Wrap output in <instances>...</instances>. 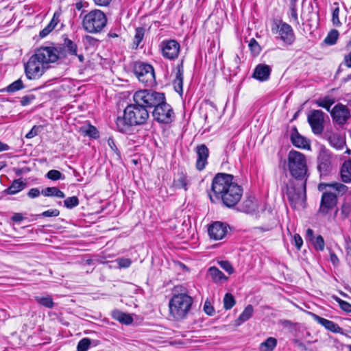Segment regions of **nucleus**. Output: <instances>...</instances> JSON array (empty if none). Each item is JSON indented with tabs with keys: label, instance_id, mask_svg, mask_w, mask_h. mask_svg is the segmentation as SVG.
<instances>
[{
	"label": "nucleus",
	"instance_id": "2eb2a0df",
	"mask_svg": "<svg viewBox=\"0 0 351 351\" xmlns=\"http://www.w3.org/2000/svg\"><path fill=\"white\" fill-rule=\"evenodd\" d=\"M292 144L300 149H311L310 141L306 137L302 136L298 131L296 127H293L290 136Z\"/></svg>",
	"mask_w": 351,
	"mask_h": 351
},
{
	"label": "nucleus",
	"instance_id": "603ef678",
	"mask_svg": "<svg viewBox=\"0 0 351 351\" xmlns=\"http://www.w3.org/2000/svg\"><path fill=\"white\" fill-rule=\"evenodd\" d=\"M204 311L208 315L212 316L214 315L215 310L210 301L206 300L204 304Z\"/></svg>",
	"mask_w": 351,
	"mask_h": 351
},
{
	"label": "nucleus",
	"instance_id": "ddd939ff",
	"mask_svg": "<svg viewBox=\"0 0 351 351\" xmlns=\"http://www.w3.org/2000/svg\"><path fill=\"white\" fill-rule=\"evenodd\" d=\"M228 225L221 221H215L210 225L208 232L210 239L221 240L225 237L228 232Z\"/></svg>",
	"mask_w": 351,
	"mask_h": 351
},
{
	"label": "nucleus",
	"instance_id": "052dcab7",
	"mask_svg": "<svg viewBox=\"0 0 351 351\" xmlns=\"http://www.w3.org/2000/svg\"><path fill=\"white\" fill-rule=\"evenodd\" d=\"M108 145L114 152H115L117 155H119V149L117 147L115 142L112 138H109L108 139Z\"/></svg>",
	"mask_w": 351,
	"mask_h": 351
},
{
	"label": "nucleus",
	"instance_id": "9b49d317",
	"mask_svg": "<svg viewBox=\"0 0 351 351\" xmlns=\"http://www.w3.org/2000/svg\"><path fill=\"white\" fill-rule=\"evenodd\" d=\"M332 120L338 125H343L350 117V112L348 108L342 104H337L330 111Z\"/></svg>",
	"mask_w": 351,
	"mask_h": 351
},
{
	"label": "nucleus",
	"instance_id": "864d4df0",
	"mask_svg": "<svg viewBox=\"0 0 351 351\" xmlns=\"http://www.w3.org/2000/svg\"><path fill=\"white\" fill-rule=\"evenodd\" d=\"M337 301L343 311L347 313H351V304L350 303L339 298H338Z\"/></svg>",
	"mask_w": 351,
	"mask_h": 351
},
{
	"label": "nucleus",
	"instance_id": "cd10ccee",
	"mask_svg": "<svg viewBox=\"0 0 351 351\" xmlns=\"http://www.w3.org/2000/svg\"><path fill=\"white\" fill-rule=\"evenodd\" d=\"M41 193L46 197H56L58 198H64L65 197L64 193L55 186L47 187L41 191Z\"/></svg>",
	"mask_w": 351,
	"mask_h": 351
},
{
	"label": "nucleus",
	"instance_id": "69168bd1",
	"mask_svg": "<svg viewBox=\"0 0 351 351\" xmlns=\"http://www.w3.org/2000/svg\"><path fill=\"white\" fill-rule=\"evenodd\" d=\"M94 3L99 6H107L108 5L112 0H93Z\"/></svg>",
	"mask_w": 351,
	"mask_h": 351
},
{
	"label": "nucleus",
	"instance_id": "338daca9",
	"mask_svg": "<svg viewBox=\"0 0 351 351\" xmlns=\"http://www.w3.org/2000/svg\"><path fill=\"white\" fill-rule=\"evenodd\" d=\"M60 14L59 12H55L54 14H53V16L51 19V21H50V24H52L53 25H54V27L56 26V25L58 24V21H59V17H60Z\"/></svg>",
	"mask_w": 351,
	"mask_h": 351
},
{
	"label": "nucleus",
	"instance_id": "37998d69",
	"mask_svg": "<svg viewBox=\"0 0 351 351\" xmlns=\"http://www.w3.org/2000/svg\"><path fill=\"white\" fill-rule=\"evenodd\" d=\"M341 214L343 218H348L351 215V204L344 202L341 208Z\"/></svg>",
	"mask_w": 351,
	"mask_h": 351
},
{
	"label": "nucleus",
	"instance_id": "5701e85b",
	"mask_svg": "<svg viewBox=\"0 0 351 351\" xmlns=\"http://www.w3.org/2000/svg\"><path fill=\"white\" fill-rule=\"evenodd\" d=\"M328 141L331 146L337 149H343L345 141L343 138L338 134H330L328 136Z\"/></svg>",
	"mask_w": 351,
	"mask_h": 351
},
{
	"label": "nucleus",
	"instance_id": "f8f14e48",
	"mask_svg": "<svg viewBox=\"0 0 351 351\" xmlns=\"http://www.w3.org/2000/svg\"><path fill=\"white\" fill-rule=\"evenodd\" d=\"M162 56L167 59L173 60L178 56L180 44L175 40H164L160 43Z\"/></svg>",
	"mask_w": 351,
	"mask_h": 351
},
{
	"label": "nucleus",
	"instance_id": "774afa93",
	"mask_svg": "<svg viewBox=\"0 0 351 351\" xmlns=\"http://www.w3.org/2000/svg\"><path fill=\"white\" fill-rule=\"evenodd\" d=\"M11 219L13 221L19 223L23 221V217L21 213H14Z\"/></svg>",
	"mask_w": 351,
	"mask_h": 351
},
{
	"label": "nucleus",
	"instance_id": "473e14b6",
	"mask_svg": "<svg viewBox=\"0 0 351 351\" xmlns=\"http://www.w3.org/2000/svg\"><path fill=\"white\" fill-rule=\"evenodd\" d=\"M145 35V29L142 27H138L135 29V35L133 41V48L136 49L141 41L143 40Z\"/></svg>",
	"mask_w": 351,
	"mask_h": 351
},
{
	"label": "nucleus",
	"instance_id": "6ab92c4d",
	"mask_svg": "<svg viewBox=\"0 0 351 351\" xmlns=\"http://www.w3.org/2000/svg\"><path fill=\"white\" fill-rule=\"evenodd\" d=\"M177 71L176 73L175 78L173 81V85L175 90L182 95L183 93V78H184V69L183 61L177 66Z\"/></svg>",
	"mask_w": 351,
	"mask_h": 351
},
{
	"label": "nucleus",
	"instance_id": "a18cd8bd",
	"mask_svg": "<svg viewBox=\"0 0 351 351\" xmlns=\"http://www.w3.org/2000/svg\"><path fill=\"white\" fill-rule=\"evenodd\" d=\"M84 132L87 136L91 138H97L99 137V132L97 129L93 125H89Z\"/></svg>",
	"mask_w": 351,
	"mask_h": 351
},
{
	"label": "nucleus",
	"instance_id": "72a5a7b5",
	"mask_svg": "<svg viewBox=\"0 0 351 351\" xmlns=\"http://www.w3.org/2000/svg\"><path fill=\"white\" fill-rule=\"evenodd\" d=\"M339 32L336 29H332L324 39V43L329 45H335L338 39Z\"/></svg>",
	"mask_w": 351,
	"mask_h": 351
},
{
	"label": "nucleus",
	"instance_id": "aec40b11",
	"mask_svg": "<svg viewBox=\"0 0 351 351\" xmlns=\"http://www.w3.org/2000/svg\"><path fill=\"white\" fill-rule=\"evenodd\" d=\"M271 71L269 66L259 64L254 71L253 77L261 82L266 81L269 77Z\"/></svg>",
	"mask_w": 351,
	"mask_h": 351
},
{
	"label": "nucleus",
	"instance_id": "e2e57ef3",
	"mask_svg": "<svg viewBox=\"0 0 351 351\" xmlns=\"http://www.w3.org/2000/svg\"><path fill=\"white\" fill-rule=\"evenodd\" d=\"M342 64L348 68H351V51L344 56Z\"/></svg>",
	"mask_w": 351,
	"mask_h": 351
},
{
	"label": "nucleus",
	"instance_id": "de8ad7c7",
	"mask_svg": "<svg viewBox=\"0 0 351 351\" xmlns=\"http://www.w3.org/2000/svg\"><path fill=\"white\" fill-rule=\"evenodd\" d=\"M339 8L337 7L335 9H334V10L332 12V24L337 27H339L341 25V23L340 22V20L339 18Z\"/></svg>",
	"mask_w": 351,
	"mask_h": 351
},
{
	"label": "nucleus",
	"instance_id": "0eeeda50",
	"mask_svg": "<svg viewBox=\"0 0 351 351\" xmlns=\"http://www.w3.org/2000/svg\"><path fill=\"white\" fill-rule=\"evenodd\" d=\"M107 25V17L100 10H93L86 14L82 21L85 32L89 34L100 33Z\"/></svg>",
	"mask_w": 351,
	"mask_h": 351
},
{
	"label": "nucleus",
	"instance_id": "20e7f679",
	"mask_svg": "<svg viewBox=\"0 0 351 351\" xmlns=\"http://www.w3.org/2000/svg\"><path fill=\"white\" fill-rule=\"evenodd\" d=\"M66 56L65 50L62 47H41L30 57L25 64V72L29 80L40 77L45 71L44 64L55 62Z\"/></svg>",
	"mask_w": 351,
	"mask_h": 351
},
{
	"label": "nucleus",
	"instance_id": "4468645a",
	"mask_svg": "<svg viewBox=\"0 0 351 351\" xmlns=\"http://www.w3.org/2000/svg\"><path fill=\"white\" fill-rule=\"evenodd\" d=\"M195 151L197 154L195 167L197 170L201 171L208 164L209 149L205 144H200L195 147Z\"/></svg>",
	"mask_w": 351,
	"mask_h": 351
},
{
	"label": "nucleus",
	"instance_id": "c756f323",
	"mask_svg": "<svg viewBox=\"0 0 351 351\" xmlns=\"http://www.w3.org/2000/svg\"><path fill=\"white\" fill-rule=\"evenodd\" d=\"M208 273L212 279L216 282H221V280H226L228 278L216 267H210L208 269Z\"/></svg>",
	"mask_w": 351,
	"mask_h": 351
},
{
	"label": "nucleus",
	"instance_id": "680f3d73",
	"mask_svg": "<svg viewBox=\"0 0 351 351\" xmlns=\"http://www.w3.org/2000/svg\"><path fill=\"white\" fill-rule=\"evenodd\" d=\"M98 40L93 38L91 36L86 35L84 37V42L90 45H95L97 43Z\"/></svg>",
	"mask_w": 351,
	"mask_h": 351
},
{
	"label": "nucleus",
	"instance_id": "f3484780",
	"mask_svg": "<svg viewBox=\"0 0 351 351\" xmlns=\"http://www.w3.org/2000/svg\"><path fill=\"white\" fill-rule=\"evenodd\" d=\"M318 170L321 175H327L331 169L330 156L328 154L324 152L320 153L318 156Z\"/></svg>",
	"mask_w": 351,
	"mask_h": 351
},
{
	"label": "nucleus",
	"instance_id": "4be33fe9",
	"mask_svg": "<svg viewBox=\"0 0 351 351\" xmlns=\"http://www.w3.org/2000/svg\"><path fill=\"white\" fill-rule=\"evenodd\" d=\"M341 177L342 180L346 182L351 181V160H345L341 168Z\"/></svg>",
	"mask_w": 351,
	"mask_h": 351
},
{
	"label": "nucleus",
	"instance_id": "4d7b16f0",
	"mask_svg": "<svg viewBox=\"0 0 351 351\" xmlns=\"http://www.w3.org/2000/svg\"><path fill=\"white\" fill-rule=\"evenodd\" d=\"M293 241L294 244L298 250H300L302 244H303V240L302 237L298 234H295L293 236Z\"/></svg>",
	"mask_w": 351,
	"mask_h": 351
},
{
	"label": "nucleus",
	"instance_id": "1a4fd4ad",
	"mask_svg": "<svg viewBox=\"0 0 351 351\" xmlns=\"http://www.w3.org/2000/svg\"><path fill=\"white\" fill-rule=\"evenodd\" d=\"M337 201L336 194L331 192H324L322 195L318 213L323 216L326 215L336 208Z\"/></svg>",
	"mask_w": 351,
	"mask_h": 351
},
{
	"label": "nucleus",
	"instance_id": "6e6552de",
	"mask_svg": "<svg viewBox=\"0 0 351 351\" xmlns=\"http://www.w3.org/2000/svg\"><path fill=\"white\" fill-rule=\"evenodd\" d=\"M133 71L138 80L147 86L156 84V77L154 67L146 62L138 61L133 65Z\"/></svg>",
	"mask_w": 351,
	"mask_h": 351
},
{
	"label": "nucleus",
	"instance_id": "423d86ee",
	"mask_svg": "<svg viewBox=\"0 0 351 351\" xmlns=\"http://www.w3.org/2000/svg\"><path fill=\"white\" fill-rule=\"evenodd\" d=\"M193 300L186 293H174L169 302V315L176 321L183 320L188 315Z\"/></svg>",
	"mask_w": 351,
	"mask_h": 351
},
{
	"label": "nucleus",
	"instance_id": "bb28decb",
	"mask_svg": "<svg viewBox=\"0 0 351 351\" xmlns=\"http://www.w3.org/2000/svg\"><path fill=\"white\" fill-rule=\"evenodd\" d=\"M189 184V180L187 176L183 173H181L178 178L173 180V186L176 189H183L184 191H187Z\"/></svg>",
	"mask_w": 351,
	"mask_h": 351
},
{
	"label": "nucleus",
	"instance_id": "c03bdc74",
	"mask_svg": "<svg viewBox=\"0 0 351 351\" xmlns=\"http://www.w3.org/2000/svg\"><path fill=\"white\" fill-rule=\"evenodd\" d=\"M47 178L51 180H58L62 178V174L60 171L55 169L50 170L47 173Z\"/></svg>",
	"mask_w": 351,
	"mask_h": 351
},
{
	"label": "nucleus",
	"instance_id": "79ce46f5",
	"mask_svg": "<svg viewBox=\"0 0 351 351\" xmlns=\"http://www.w3.org/2000/svg\"><path fill=\"white\" fill-rule=\"evenodd\" d=\"M219 265L228 274H232L234 272V269L232 264L228 261H221L218 262Z\"/></svg>",
	"mask_w": 351,
	"mask_h": 351
},
{
	"label": "nucleus",
	"instance_id": "7ed1b4c3",
	"mask_svg": "<svg viewBox=\"0 0 351 351\" xmlns=\"http://www.w3.org/2000/svg\"><path fill=\"white\" fill-rule=\"evenodd\" d=\"M233 180L234 176L231 174L218 173L212 181V192L228 208L235 206L243 195V188Z\"/></svg>",
	"mask_w": 351,
	"mask_h": 351
},
{
	"label": "nucleus",
	"instance_id": "393cba45",
	"mask_svg": "<svg viewBox=\"0 0 351 351\" xmlns=\"http://www.w3.org/2000/svg\"><path fill=\"white\" fill-rule=\"evenodd\" d=\"M25 186L26 184L19 179L14 180L12 184L5 190V192L9 195H14L22 191Z\"/></svg>",
	"mask_w": 351,
	"mask_h": 351
},
{
	"label": "nucleus",
	"instance_id": "3c124183",
	"mask_svg": "<svg viewBox=\"0 0 351 351\" xmlns=\"http://www.w3.org/2000/svg\"><path fill=\"white\" fill-rule=\"evenodd\" d=\"M36 99V96L33 94H29L23 96L21 100V104L23 106H26L31 104Z\"/></svg>",
	"mask_w": 351,
	"mask_h": 351
},
{
	"label": "nucleus",
	"instance_id": "7c9ffc66",
	"mask_svg": "<svg viewBox=\"0 0 351 351\" xmlns=\"http://www.w3.org/2000/svg\"><path fill=\"white\" fill-rule=\"evenodd\" d=\"M34 298L37 303L46 308H53L54 306V302L50 295L35 296Z\"/></svg>",
	"mask_w": 351,
	"mask_h": 351
},
{
	"label": "nucleus",
	"instance_id": "a211bd4d",
	"mask_svg": "<svg viewBox=\"0 0 351 351\" xmlns=\"http://www.w3.org/2000/svg\"><path fill=\"white\" fill-rule=\"evenodd\" d=\"M279 34L281 40L288 45H291L295 40L292 27L286 23H283L280 25L279 27Z\"/></svg>",
	"mask_w": 351,
	"mask_h": 351
},
{
	"label": "nucleus",
	"instance_id": "a878e982",
	"mask_svg": "<svg viewBox=\"0 0 351 351\" xmlns=\"http://www.w3.org/2000/svg\"><path fill=\"white\" fill-rule=\"evenodd\" d=\"M326 186H330L337 191L339 193L343 195L348 191V186L343 184L339 182H334L331 184L321 183L318 186L319 191L324 190Z\"/></svg>",
	"mask_w": 351,
	"mask_h": 351
},
{
	"label": "nucleus",
	"instance_id": "b1692460",
	"mask_svg": "<svg viewBox=\"0 0 351 351\" xmlns=\"http://www.w3.org/2000/svg\"><path fill=\"white\" fill-rule=\"evenodd\" d=\"M112 317L114 319L124 324H130L133 322V318L127 313H123L119 310L112 311Z\"/></svg>",
	"mask_w": 351,
	"mask_h": 351
},
{
	"label": "nucleus",
	"instance_id": "f03ea898",
	"mask_svg": "<svg viewBox=\"0 0 351 351\" xmlns=\"http://www.w3.org/2000/svg\"><path fill=\"white\" fill-rule=\"evenodd\" d=\"M147 89L139 90L133 95L134 104L124 110L123 117H119L116 125L119 131L125 132L132 126L145 124L149 117Z\"/></svg>",
	"mask_w": 351,
	"mask_h": 351
},
{
	"label": "nucleus",
	"instance_id": "2f4dec72",
	"mask_svg": "<svg viewBox=\"0 0 351 351\" xmlns=\"http://www.w3.org/2000/svg\"><path fill=\"white\" fill-rule=\"evenodd\" d=\"M277 344V340L274 337L267 338L260 345L261 351H272Z\"/></svg>",
	"mask_w": 351,
	"mask_h": 351
},
{
	"label": "nucleus",
	"instance_id": "49530a36",
	"mask_svg": "<svg viewBox=\"0 0 351 351\" xmlns=\"http://www.w3.org/2000/svg\"><path fill=\"white\" fill-rule=\"evenodd\" d=\"M249 47L250 48V50L253 53L257 55L260 53V46L258 42L254 38H252L250 40L249 43Z\"/></svg>",
	"mask_w": 351,
	"mask_h": 351
},
{
	"label": "nucleus",
	"instance_id": "4c0bfd02",
	"mask_svg": "<svg viewBox=\"0 0 351 351\" xmlns=\"http://www.w3.org/2000/svg\"><path fill=\"white\" fill-rule=\"evenodd\" d=\"M315 249L318 251H323L324 249V240L322 236L318 235L311 241Z\"/></svg>",
	"mask_w": 351,
	"mask_h": 351
},
{
	"label": "nucleus",
	"instance_id": "a19ab883",
	"mask_svg": "<svg viewBox=\"0 0 351 351\" xmlns=\"http://www.w3.org/2000/svg\"><path fill=\"white\" fill-rule=\"evenodd\" d=\"M64 204L66 208L71 209L79 204V199L76 196L69 197L64 201Z\"/></svg>",
	"mask_w": 351,
	"mask_h": 351
},
{
	"label": "nucleus",
	"instance_id": "c85d7f7f",
	"mask_svg": "<svg viewBox=\"0 0 351 351\" xmlns=\"http://www.w3.org/2000/svg\"><path fill=\"white\" fill-rule=\"evenodd\" d=\"M254 308L252 305L248 304L236 320L237 324L240 325L241 323L248 320L252 316Z\"/></svg>",
	"mask_w": 351,
	"mask_h": 351
},
{
	"label": "nucleus",
	"instance_id": "6e6d98bb",
	"mask_svg": "<svg viewBox=\"0 0 351 351\" xmlns=\"http://www.w3.org/2000/svg\"><path fill=\"white\" fill-rule=\"evenodd\" d=\"M118 265L121 268H128L130 266L132 261L129 258H119L117 260Z\"/></svg>",
	"mask_w": 351,
	"mask_h": 351
},
{
	"label": "nucleus",
	"instance_id": "39448f33",
	"mask_svg": "<svg viewBox=\"0 0 351 351\" xmlns=\"http://www.w3.org/2000/svg\"><path fill=\"white\" fill-rule=\"evenodd\" d=\"M147 93L149 108H154V119L160 123H172L175 119V113L172 107L166 102L165 94L152 89H147Z\"/></svg>",
	"mask_w": 351,
	"mask_h": 351
},
{
	"label": "nucleus",
	"instance_id": "dca6fc26",
	"mask_svg": "<svg viewBox=\"0 0 351 351\" xmlns=\"http://www.w3.org/2000/svg\"><path fill=\"white\" fill-rule=\"evenodd\" d=\"M313 319L324 326L326 330L334 333H342V328L336 323L327 319L323 318L316 314H312Z\"/></svg>",
	"mask_w": 351,
	"mask_h": 351
},
{
	"label": "nucleus",
	"instance_id": "0e129e2a",
	"mask_svg": "<svg viewBox=\"0 0 351 351\" xmlns=\"http://www.w3.org/2000/svg\"><path fill=\"white\" fill-rule=\"evenodd\" d=\"M345 249L348 255L351 256V240L350 238H345Z\"/></svg>",
	"mask_w": 351,
	"mask_h": 351
},
{
	"label": "nucleus",
	"instance_id": "bf43d9fd",
	"mask_svg": "<svg viewBox=\"0 0 351 351\" xmlns=\"http://www.w3.org/2000/svg\"><path fill=\"white\" fill-rule=\"evenodd\" d=\"M40 191L38 188H32L31 189L29 192L27 193V195L30 198H35L40 195Z\"/></svg>",
	"mask_w": 351,
	"mask_h": 351
},
{
	"label": "nucleus",
	"instance_id": "58836bf2",
	"mask_svg": "<svg viewBox=\"0 0 351 351\" xmlns=\"http://www.w3.org/2000/svg\"><path fill=\"white\" fill-rule=\"evenodd\" d=\"M24 88L23 82L19 79L14 82H12L11 84H10L7 87V91L10 93H13L19 90H21Z\"/></svg>",
	"mask_w": 351,
	"mask_h": 351
},
{
	"label": "nucleus",
	"instance_id": "e433bc0d",
	"mask_svg": "<svg viewBox=\"0 0 351 351\" xmlns=\"http://www.w3.org/2000/svg\"><path fill=\"white\" fill-rule=\"evenodd\" d=\"M236 302L233 295L227 293L223 298V307L226 310L231 309L235 304Z\"/></svg>",
	"mask_w": 351,
	"mask_h": 351
},
{
	"label": "nucleus",
	"instance_id": "9d476101",
	"mask_svg": "<svg viewBox=\"0 0 351 351\" xmlns=\"http://www.w3.org/2000/svg\"><path fill=\"white\" fill-rule=\"evenodd\" d=\"M324 113L320 110H313L308 116V122L315 134H320L324 130Z\"/></svg>",
	"mask_w": 351,
	"mask_h": 351
},
{
	"label": "nucleus",
	"instance_id": "c9c22d12",
	"mask_svg": "<svg viewBox=\"0 0 351 351\" xmlns=\"http://www.w3.org/2000/svg\"><path fill=\"white\" fill-rule=\"evenodd\" d=\"M64 45L67 49L70 55H77V45L71 39L66 38L64 40Z\"/></svg>",
	"mask_w": 351,
	"mask_h": 351
},
{
	"label": "nucleus",
	"instance_id": "f704fd0d",
	"mask_svg": "<svg viewBox=\"0 0 351 351\" xmlns=\"http://www.w3.org/2000/svg\"><path fill=\"white\" fill-rule=\"evenodd\" d=\"M334 103V99L328 97H326L323 99L317 100L316 101V104L318 105V106L325 108L327 111L330 112L331 111L330 107Z\"/></svg>",
	"mask_w": 351,
	"mask_h": 351
},
{
	"label": "nucleus",
	"instance_id": "13d9d810",
	"mask_svg": "<svg viewBox=\"0 0 351 351\" xmlns=\"http://www.w3.org/2000/svg\"><path fill=\"white\" fill-rule=\"evenodd\" d=\"M290 12L291 18L298 23L297 9L295 3H291L290 6Z\"/></svg>",
	"mask_w": 351,
	"mask_h": 351
},
{
	"label": "nucleus",
	"instance_id": "8fccbe9b",
	"mask_svg": "<svg viewBox=\"0 0 351 351\" xmlns=\"http://www.w3.org/2000/svg\"><path fill=\"white\" fill-rule=\"evenodd\" d=\"M43 129V127L41 125H34L31 129V130L25 135V137L27 138H32L39 133L40 130Z\"/></svg>",
	"mask_w": 351,
	"mask_h": 351
},
{
	"label": "nucleus",
	"instance_id": "ea45409f",
	"mask_svg": "<svg viewBox=\"0 0 351 351\" xmlns=\"http://www.w3.org/2000/svg\"><path fill=\"white\" fill-rule=\"evenodd\" d=\"M91 341L88 338H83L81 339L77 346V351H87L90 346Z\"/></svg>",
	"mask_w": 351,
	"mask_h": 351
},
{
	"label": "nucleus",
	"instance_id": "09e8293b",
	"mask_svg": "<svg viewBox=\"0 0 351 351\" xmlns=\"http://www.w3.org/2000/svg\"><path fill=\"white\" fill-rule=\"evenodd\" d=\"M60 215V211L58 209H51L46 211L43 212L41 214L38 215V217H58Z\"/></svg>",
	"mask_w": 351,
	"mask_h": 351
},
{
	"label": "nucleus",
	"instance_id": "f257e3e1",
	"mask_svg": "<svg viewBox=\"0 0 351 351\" xmlns=\"http://www.w3.org/2000/svg\"><path fill=\"white\" fill-rule=\"evenodd\" d=\"M287 165L291 176L295 179L297 182L289 180L282 191L293 208L302 205L306 199V185L308 179V167L304 154L291 150L287 156Z\"/></svg>",
	"mask_w": 351,
	"mask_h": 351
},
{
	"label": "nucleus",
	"instance_id": "412c9836",
	"mask_svg": "<svg viewBox=\"0 0 351 351\" xmlns=\"http://www.w3.org/2000/svg\"><path fill=\"white\" fill-rule=\"evenodd\" d=\"M258 208V200L254 196H248L242 203L241 210L246 213H253Z\"/></svg>",
	"mask_w": 351,
	"mask_h": 351
},
{
	"label": "nucleus",
	"instance_id": "5fc2aeb1",
	"mask_svg": "<svg viewBox=\"0 0 351 351\" xmlns=\"http://www.w3.org/2000/svg\"><path fill=\"white\" fill-rule=\"evenodd\" d=\"M54 25L52 24L49 23L47 27H45L43 30L40 32L39 36L41 38L46 37L53 29Z\"/></svg>",
	"mask_w": 351,
	"mask_h": 351
}]
</instances>
